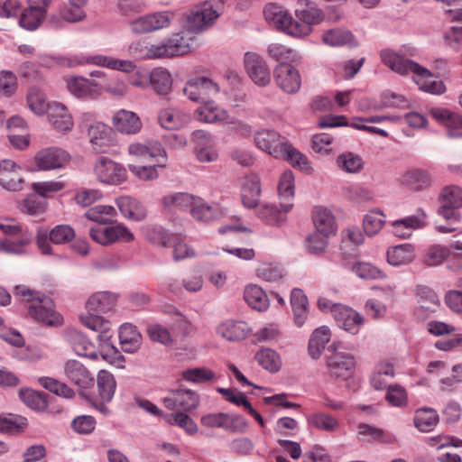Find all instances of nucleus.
I'll return each instance as SVG.
<instances>
[{
  "mask_svg": "<svg viewBox=\"0 0 462 462\" xmlns=\"http://www.w3.org/2000/svg\"><path fill=\"white\" fill-rule=\"evenodd\" d=\"M333 317L339 328L345 331L356 335L364 325V317L345 305H336L333 309Z\"/></svg>",
  "mask_w": 462,
  "mask_h": 462,
  "instance_id": "obj_24",
  "label": "nucleus"
},
{
  "mask_svg": "<svg viewBox=\"0 0 462 462\" xmlns=\"http://www.w3.org/2000/svg\"><path fill=\"white\" fill-rule=\"evenodd\" d=\"M71 156L66 150L58 146H49L39 150L33 156L31 171H51L66 168Z\"/></svg>",
  "mask_w": 462,
  "mask_h": 462,
  "instance_id": "obj_9",
  "label": "nucleus"
},
{
  "mask_svg": "<svg viewBox=\"0 0 462 462\" xmlns=\"http://www.w3.org/2000/svg\"><path fill=\"white\" fill-rule=\"evenodd\" d=\"M196 197L188 192H174L163 196L162 203L169 211H189Z\"/></svg>",
  "mask_w": 462,
  "mask_h": 462,
  "instance_id": "obj_51",
  "label": "nucleus"
},
{
  "mask_svg": "<svg viewBox=\"0 0 462 462\" xmlns=\"http://www.w3.org/2000/svg\"><path fill=\"white\" fill-rule=\"evenodd\" d=\"M182 92L191 102L201 104L219 94L220 87L210 78L197 76L185 83Z\"/></svg>",
  "mask_w": 462,
  "mask_h": 462,
  "instance_id": "obj_10",
  "label": "nucleus"
},
{
  "mask_svg": "<svg viewBox=\"0 0 462 462\" xmlns=\"http://www.w3.org/2000/svg\"><path fill=\"white\" fill-rule=\"evenodd\" d=\"M260 179L256 174L246 175L241 184V197L243 205L248 208H254L260 198Z\"/></svg>",
  "mask_w": 462,
  "mask_h": 462,
  "instance_id": "obj_40",
  "label": "nucleus"
},
{
  "mask_svg": "<svg viewBox=\"0 0 462 462\" xmlns=\"http://www.w3.org/2000/svg\"><path fill=\"white\" fill-rule=\"evenodd\" d=\"M307 421L310 427L326 432H334L340 427L337 418L323 411H317L309 415Z\"/></svg>",
  "mask_w": 462,
  "mask_h": 462,
  "instance_id": "obj_56",
  "label": "nucleus"
},
{
  "mask_svg": "<svg viewBox=\"0 0 462 462\" xmlns=\"http://www.w3.org/2000/svg\"><path fill=\"white\" fill-rule=\"evenodd\" d=\"M97 383L102 401L106 402H110L116 388V382L114 375L106 370H100L97 374Z\"/></svg>",
  "mask_w": 462,
  "mask_h": 462,
  "instance_id": "obj_59",
  "label": "nucleus"
},
{
  "mask_svg": "<svg viewBox=\"0 0 462 462\" xmlns=\"http://www.w3.org/2000/svg\"><path fill=\"white\" fill-rule=\"evenodd\" d=\"M112 337H107L106 340H98V356L116 368H125V357L115 347L110 339Z\"/></svg>",
  "mask_w": 462,
  "mask_h": 462,
  "instance_id": "obj_54",
  "label": "nucleus"
},
{
  "mask_svg": "<svg viewBox=\"0 0 462 462\" xmlns=\"http://www.w3.org/2000/svg\"><path fill=\"white\" fill-rule=\"evenodd\" d=\"M47 115L50 124L58 132L68 133L72 130L74 125L72 116L68 107L62 103H50Z\"/></svg>",
  "mask_w": 462,
  "mask_h": 462,
  "instance_id": "obj_29",
  "label": "nucleus"
},
{
  "mask_svg": "<svg viewBox=\"0 0 462 462\" xmlns=\"http://www.w3.org/2000/svg\"><path fill=\"white\" fill-rule=\"evenodd\" d=\"M95 114L84 112L79 116V126L86 128L89 143L96 152H105L111 144V128L100 121H94Z\"/></svg>",
  "mask_w": 462,
  "mask_h": 462,
  "instance_id": "obj_8",
  "label": "nucleus"
},
{
  "mask_svg": "<svg viewBox=\"0 0 462 462\" xmlns=\"http://www.w3.org/2000/svg\"><path fill=\"white\" fill-rule=\"evenodd\" d=\"M294 13L297 20L275 4H269L263 9L266 21L278 30L299 39L310 36L313 26L321 23L325 19L323 10L310 0H297Z\"/></svg>",
  "mask_w": 462,
  "mask_h": 462,
  "instance_id": "obj_1",
  "label": "nucleus"
},
{
  "mask_svg": "<svg viewBox=\"0 0 462 462\" xmlns=\"http://www.w3.org/2000/svg\"><path fill=\"white\" fill-rule=\"evenodd\" d=\"M343 265L346 269L363 280H375L385 277L384 273L381 269L369 262H345Z\"/></svg>",
  "mask_w": 462,
  "mask_h": 462,
  "instance_id": "obj_48",
  "label": "nucleus"
},
{
  "mask_svg": "<svg viewBox=\"0 0 462 462\" xmlns=\"http://www.w3.org/2000/svg\"><path fill=\"white\" fill-rule=\"evenodd\" d=\"M93 171L97 180L105 185L118 186L127 180L125 167L107 157L99 158Z\"/></svg>",
  "mask_w": 462,
  "mask_h": 462,
  "instance_id": "obj_13",
  "label": "nucleus"
},
{
  "mask_svg": "<svg viewBox=\"0 0 462 462\" xmlns=\"http://www.w3.org/2000/svg\"><path fill=\"white\" fill-rule=\"evenodd\" d=\"M298 63H279L274 67L273 78L276 85L287 94L297 93L301 86V76L295 67Z\"/></svg>",
  "mask_w": 462,
  "mask_h": 462,
  "instance_id": "obj_15",
  "label": "nucleus"
},
{
  "mask_svg": "<svg viewBox=\"0 0 462 462\" xmlns=\"http://www.w3.org/2000/svg\"><path fill=\"white\" fill-rule=\"evenodd\" d=\"M267 55L279 63H300V54L294 49H291L279 42L270 43L266 48Z\"/></svg>",
  "mask_w": 462,
  "mask_h": 462,
  "instance_id": "obj_50",
  "label": "nucleus"
},
{
  "mask_svg": "<svg viewBox=\"0 0 462 462\" xmlns=\"http://www.w3.org/2000/svg\"><path fill=\"white\" fill-rule=\"evenodd\" d=\"M321 41L325 45L332 48L343 46L355 48L359 44L351 31L340 27L325 31L322 33Z\"/></svg>",
  "mask_w": 462,
  "mask_h": 462,
  "instance_id": "obj_32",
  "label": "nucleus"
},
{
  "mask_svg": "<svg viewBox=\"0 0 462 462\" xmlns=\"http://www.w3.org/2000/svg\"><path fill=\"white\" fill-rule=\"evenodd\" d=\"M380 59L383 64L401 76L412 74L413 77L420 66L419 63L404 58L401 52L390 48L380 51Z\"/></svg>",
  "mask_w": 462,
  "mask_h": 462,
  "instance_id": "obj_18",
  "label": "nucleus"
},
{
  "mask_svg": "<svg viewBox=\"0 0 462 462\" xmlns=\"http://www.w3.org/2000/svg\"><path fill=\"white\" fill-rule=\"evenodd\" d=\"M129 156L138 162L154 160L159 162L161 168H165L168 162V154L162 144L153 139L143 143L133 142L127 146Z\"/></svg>",
  "mask_w": 462,
  "mask_h": 462,
  "instance_id": "obj_12",
  "label": "nucleus"
},
{
  "mask_svg": "<svg viewBox=\"0 0 462 462\" xmlns=\"http://www.w3.org/2000/svg\"><path fill=\"white\" fill-rule=\"evenodd\" d=\"M336 162L341 171L352 174L359 173L365 164L363 158L352 152H345L339 154Z\"/></svg>",
  "mask_w": 462,
  "mask_h": 462,
  "instance_id": "obj_58",
  "label": "nucleus"
},
{
  "mask_svg": "<svg viewBox=\"0 0 462 462\" xmlns=\"http://www.w3.org/2000/svg\"><path fill=\"white\" fill-rule=\"evenodd\" d=\"M244 299L247 305L260 312L265 311L270 301L265 291L257 284H248L244 289Z\"/></svg>",
  "mask_w": 462,
  "mask_h": 462,
  "instance_id": "obj_45",
  "label": "nucleus"
},
{
  "mask_svg": "<svg viewBox=\"0 0 462 462\" xmlns=\"http://www.w3.org/2000/svg\"><path fill=\"white\" fill-rule=\"evenodd\" d=\"M254 140L256 147L275 159L287 160L293 167L305 173L313 172L309 158L294 148L288 139L273 129H262L255 132Z\"/></svg>",
  "mask_w": 462,
  "mask_h": 462,
  "instance_id": "obj_3",
  "label": "nucleus"
},
{
  "mask_svg": "<svg viewBox=\"0 0 462 462\" xmlns=\"http://www.w3.org/2000/svg\"><path fill=\"white\" fill-rule=\"evenodd\" d=\"M26 103L29 109L35 115L42 116L49 111L50 103L46 101L44 93L32 87L28 90Z\"/></svg>",
  "mask_w": 462,
  "mask_h": 462,
  "instance_id": "obj_60",
  "label": "nucleus"
},
{
  "mask_svg": "<svg viewBox=\"0 0 462 462\" xmlns=\"http://www.w3.org/2000/svg\"><path fill=\"white\" fill-rule=\"evenodd\" d=\"M255 360L265 370L275 373L280 370L282 360L280 355L271 348H262L255 354Z\"/></svg>",
  "mask_w": 462,
  "mask_h": 462,
  "instance_id": "obj_62",
  "label": "nucleus"
},
{
  "mask_svg": "<svg viewBox=\"0 0 462 462\" xmlns=\"http://www.w3.org/2000/svg\"><path fill=\"white\" fill-rule=\"evenodd\" d=\"M327 365L331 376L346 380L350 378L356 367V361L352 355L339 351L338 344L332 343L328 348Z\"/></svg>",
  "mask_w": 462,
  "mask_h": 462,
  "instance_id": "obj_11",
  "label": "nucleus"
},
{
  "mask_svg": "<svg viewBox=\"0 0 462 462\" xmlns=\"http://www.w3.org/2000/svg\"><path fill=\"white\" fill-rule=\"evenodd\" d=\"M162 402L169 410L181 409L185 411H189L199 406V397L191 390H176L171 391L167 396L163 397Z\"/></svg>",
  "mask_w": 462,
  "mask_h": 462,
  "instance_id": "obj_27",
  "label": "nucleus"
},
{
  "mask_svg": "<svg viewBox=\"0 0 462 462\" xmlns=\"http://www.w3.org/2000/svg\"><path fill=\"white\" fill-rule=\"evenodd\" d=\"M356 438L365 443L393 444L396 437L391 432L366 423H360L356 429Z\"/></svg>",
  "mask_w": 462,
  "mask_h": 462,
  "instance_id": "obj_34",
  "label": "nucleus"
},
{
  "mask_svg": "<svg viewBox=\"0 0 462 462\" xmlns=\"http://www.w3.org/2000/svg\"><path fill=\"white\" fill-rule=\"evenodd\" d=\"M32 241V235L24 232L20 239H1L0 252L6 254L23 255L28 252V246Z\"/></svg>",
  "mask_w": 462,
  "mask_h": 462,
  "instance_id": "obj_55",
  "label": "nucleus"
},
{
  "mask_svg": "<svg viewBox=\"0 0 462 462\" xmlns=\"http://www.w3.org/2000/svg\"><path fill=\"white\" fill-rule=\"evenodd\" d=\"M116 303V296L107 292L100 291L91 295L86 302L87 311L94 313H106L113 310Z\"/></svg>",
  "mask_w": 462,
  "mask_h": 462,
  "instance_id": "obj_47",
  "label": "nucleus"
},
{
  "mask_svg": "<svg viewBox=\"0 0 462 462\" xmlns=\"http://www.w3.org/2000/svg\"><path fill=\"white\" fill-rule=\"evenodd\" d=\"M195 118L205 124H232L228 112L211 99L200 104L194 111Z\"/></svg>",
  "mask_w": 462,
  "mask_h": 462,
  "instance_id": "obj_20",
  "label": "nucleus"
},
{
  "mask_svg": "<svg viewBox=\"0 0 462 462\" xmlns=\"http://www.w3.org/2000/svg\"><path fill=\"white\" fill-rule=\"evenodd\" d=\"M194 144V154L199 162L209 163L218 159V152L213 136L203 130H196L191 134Z\"/></svg>",
  "mask_w": 462,
  "mask_h": 462,
  "instance_id": "obj_17",
  "label": "nucleus"
},
{
  "mask_svg": "<svg viewBox=\"0 0 462 462\" xmlns=\"http://www.w3.org/2000/svg\"><path fill=\"white\" fill-rule=\"evenodd\" d=\"M395 376L393 365L389 361L378 362L370 375V384L376 391L388 389L389 381Z\"/></svg>",
  "mask_w": 462,
  "mask_h": 462,
  "instance_id": "obj_39",
  "label": "nucleus"
},
{
  "mask_svg": "<svg viewBox=\"0 0 462 462\" xmlns=\"http://www.w3.org/2000/svg\"><path fill=\"white\" fill-rule=\"evenodd\" d=\"M430 116L447 128L450 138H462V116L448 108L436 106L429 111Z\"/></svg>",
  "mask_w": 462,
  "mask_h": 462,
  "instance_id": "obj_23",
  "label": "nucleus"
},
{
  "mask_svg": "<svg viewBox=\"0 0 462 462\" xmlns=\"http://www.w3.org/2000/svg\"><path fill=\"white\" fill-rule=\"evenodd\" d=\"M439 421V414L433 408L422 407L415 411L413 423L415 428L420 432L431 431Z\"/></svg>",
  "mask_w": 462,
  "mask_h": 462,
  "instance_id": "obj_53",
  "label": "nucleus"
},
{
  "mask_svg": "<svg viewBox=\"0 0 462 462\" xmlns=\"http://www.w3.org/2000/svg\"><path fill=\"white\" fill-rule=\"evenodd\" d=\"M251 332V327L242 320L228 319L217 327V334L229 341L245 339Z\"/></svg>",
  "mask_w": 462,
  "mask_h": 462,
  "instance_id": "obj_36",
  "label": "nucleus"
},
{
  "mask_svg": "<svg viewBox=\"0 0 462 462\" xmlns=\"http://www.w3.org/2000/svg\"><path fill=\"white\" fill-rule=\"evenodd\" d=\"M333 137L326 133L313 134L311 137V148L314 152L328 156L334 152Z\"/></svg>",
  "mask_w": 462,
  "mask_h": 462,
  "instance_id": "obj_64",
  "label": "nucleus"
},
{
  "mask_svg": "<svg viewBox=\"0 0 462 462\" xmlns=\"http://www.w3.org/2000/svg\"><path fill=\"white\" fill-rule=\"evenodd\" d=\"M117 216L116 209L110 205H96L88 209L84 217L93 222L100 225H106L111 223L112 219Z\"/></svg>",
  "mask_w": 462,
  "mask_h": 462,
  "instance_id": "obj_57",
  "label": "nucleus"
},
{
  "mask_svg": "<svg viewBox=\"0 0 462 462\" xmlns=\"http://www.w3.org/2000/svg\"><path fill=\"white\" fill-rule=\"evenodd\" d=\"M115 203L121 215L128 220L141 221L146 217L144 207L135 198L121 196L116 199Z\"/></svg>",
  "mask_w": 462,
  "mask_h": 462,
  "instance_id": "obj_38",
  "label": "nucleus"
},
{
  "mask_svg": "<svg viewBox=\"0 0 462 462\" xmlns=\"http://www.w3.org/2000/svg\"><path fill=\"white\" fill-rule=\"evenodd\" d=\"M312 219L315 226V231L329 236L337 234V226L336 217L329 209L323 207L314 208Z\"/></svg>",
  "mask_w": 462,
  "mask_h": 462,
  "instance_id": "obj_41",
  "label": "nucleus"
},
{
  "mask_svg": "<svg viewBox=\"0 0 462 462\" xmlns=\"http://www.w3.org/2000/svg\"><path fill=\"white\" fill-rule=\"evenodd\" d=\"M415 247L411 244L391 246L386 251L387 263L393 266L407 265L415 259Z\"/></svg>",
  "mask_w": 462,
  "mask_h": 462,
  "instance_id": "obj_44",
  "label": "nucleus"
},
{
  "mask_svg": "<svg viewBox=\"0 0 462 462\" xmlns=\"http://www.w3.org/2000/svg\"><path fill=\"white\" fill-rule=\"evenodd\" d=\"M51 4V0H39L37 5H30L22 10L19 18V25L27 30H36L46 16V9Z\"/></svg>",
  "mask_w": 462,
  "mask_h": 462,
  "instance_id": "obj_28",
  "label": "nucleus"
},
{
  "mask_svg": "<svg viewBox=\"0 0 462 462\" xmlns=\"http://www.w3.org/2000/svg\"><path fill=\"white\" fill-rule=\"evenodd\" d=\"M119 340L125 352L134 353L141 346L142 335L135 326L125 323L119 328Z\"/></svg>",
  "mask_w": 462,
  "mask_h": 462,
  "instance_id": "obj_46",
  "label": "nucleus"
},
{
  "mask_svg": "<svg viewBox=\"0 0 462 462\" xmlns=\"http://www.w3.org/2000/svg\"><path fill=\"white\" fill-rule=\"evenodd\" d=\"M224 11L222 0H208L184 14L181 18V32L187 38L192 40L194 50V38L189 34L198 35L209 29Z\"/></svg>",
  "mask_w": 462,
  "mask_h": 462,
  "instance_id": "obj_5",
  "label": "nucleus"
},
{
  "mask_svg": "<svg viewBox=\"0 0 462 462\" xmlns=\"http://www.w3.org/2000/svg\"><path fill=\"white\" fill-rule=\"evenodd\" d=\"M430 116L447 128L450 138H462V116L448 108L436 106L429 111Z\"/></svg>",
  "mask_w": 462,
  "mask_h": 462,
  "instance_id": "obj_22",
  "label": "nucleus"
},
{
  "mask_svg": "<svg viewBox=\"0 0 462 462\" xmlns=\"http://www.w3.org/2000/svg\"><path fill=\"white\" fill-rule=\"evenodd\" d=\"M14 295L29 303V315L35 320L50 326L62 323V317L54 310L52 300L45 294L19 285L14 288Z\"/></svg>",
  "mask_w": 462,
  "mask_h": 462,
  "instance_id": "obj_6",
  "label": "nucleus"
},
{
  "mask_svg": "<svg viewBox=\"0 0 462 462\" xmlns=\"http://www.w3.org/2000/svg\"><path fill=\"white\" fill-rule=\"evenodd\" d=\"M175 18L176 15L173 11H155L130 20L128 22V27L130 32L134 35L148 34L170 29Z\"/></svg>",
  "mask_w": 462,
  "mask_h": 462,
  "instance_id": "obj_7",
  "label": "nucleus"
},
{
  "mask_svg": "<svg viewBox=\"0 0 462 462\" xmlns=\"http://www.w3.org/2000/svg\"><path fill=\"white\" fill-rule=\"evenodd\" d=\"M427 225V214L418 208L415 214L390 222L391 233L400 239L410 238L413 232L423 228Z\"/></svg>",
  "mask_w": 462,
  "mask_h": 462,
  "instance_id": "obj_16",
  "label": "nucleus"
},
{
  "mask_svg": "<svg viewBox=\"0 0 462 462\" xmlns=\"http://www.w3.org/2000/svg\"><path fill=\"white\" fill-rule=\"evenodd\" d=\"M111 123L116 132L125 135L138 134L143 128L139 116L127 109L116 111L112 116Z\"/></svg>",
  "mask_w": 462,
  "mask_h": 462,
  "instance_id": "obj_21",
  "label": "nucleus"
},
{
  "mask_svg": "<svg viewBox=\"0 0 462 462\" xmlns=\"http://www.w3.org/2000/svg\"><path fill=\"white\" fill-rule=\"evenodd\" d=\"M79 320L86 328L98 333L97 340L112 337L111 323L97 313L87 311L79 315Z\"/></svg>",
  "mask_w": 462,
  "mask_h": 462,
  "instance_id": "obj_43",
  "label": "nucleus"
},
{
  "mask_svg": "<svg viewBox=\"0 0 462 462\" xmlns=\"http://www.w3.org/2000/svg\"><path fill=\"white\" fill-rule=\"evenodd\" d=\"M224 11L222 0H208L184 14L181 18V32L187 38L192 40L194 50V38L189 34L198 35L209 29Z\"/></svg>",
  "mask_w": 462,
  "mask_h": 462,
  "instance_id": "obj_4",
  "label": "nucleus"
},
{
  "mask_svg": "<svg viewBox=\"0 0 462 462\" xmlns=\"http://www.w3.org/2000/svg\"><path fill=\"white\" fill-rule=\"evenodd\" d=\"M330 337V329L326 326H321L312 332L308 345V351L312 359L320 357Z\"/></svg>",
  "mask_w": 462,
  "mask_h": 462,
  "instance_id": "obj_49",
  "label": "nucleus"
},
{
  "mask_svg": "<svg viewBox=\"0 0 462 462\" xmlns=\"http://www.w3.org/2000/svg\"><path fill=\"white\" fill-rule=\"evenodd\" d=\"M386 224L385 214L378 208H372L363 217L364 233L373 237L380 233Z\"/></svg>",
  "mask_w": 462,
  "mask_h": 462,
  "instance_id": "obj_52",
  "label": "nucleus"
},
{
  "mask_svg": "<svg viewBox=\"0 0 462 462\" xmlns=\"http://www.w3.org/2000/svg\"><path fill=\"white\" fill-rule=\"evenodd\" d=\"M64 81L68 91L79 99L96 97L102 93V87L96 80L82 76H68Z\"/></svg>",
  "mask_w": 462,
  "mask_h": 462,
  "instance_id": "obj_19",
  "label": "nucleus"
},
{
  "mask_svg": "<svg viewBox=\"0 0 462 462\" xmlns=\"http://www.w3.org/2000/svg\"><path fill=\"white\" fill-rule=\"evenodd\" d=\"M127 51L129 55L141 61L171 59L190 53L192 40L182 33H172L157 43L138 39L129 44Z\"/></svg>",
  "mask_w": 462,
  "mask_h": 462,
  "instance_id": "obj_2",
  "label": "nucleus"
},
{
  "mask_svg": "<svg viewBox=\"0 0 462 462\" xmlns=\"http://www.w3.org/2000/svg\"><path fill=\"white\" fill-rule=\"evenodd\" d=\"M65 337L76 355L92 360L98 358V354L95 350L93 343L82 333L77 330H70L67 332Z\"/></svg>",
  "mask_w": 462,
  "mask_h": 462,
  "instance_id": "obj_33",
  "label": "nucleus"
},
{
  "mask_svg": "<svg viewBox=\"0 0 462 462\" xmlns=\"http://www.w3.org/2000/svg\"><path fill=\"white\" fill-rule=\"evenodd\" d=\"M191 217L202 223L208 224L224 215L222 208L217 203L208 204L202 198L196 197L189 210Z\"/></svg>",
  "mask_w": 462,
  "mask_h": 462,
  "instance_id": "obj_30",
  "label": "nucleus"
},
{
  "mask_svg": "<svg viewBox=\"0 0 462 462\" xmlns=\"http://www.w3.org/2000/svg\"><path fill=\"white\" fill-rule=\"evenodd\" d=\"M19 397L21 401L29 408L42 411L48 407L46 394L33 391L32 389H21L19 391Z\"/></svg>",
  "mask_w": 462,
  "mask_h": 462,
  "instance_id": "obj_61",
  "label": "nucleus"
},
{
  "mask_svg": "<svg viewBox=\"0 0 462 462\" xmlns=\"http://www.w3.org/2000/svg\"><path fill=\"white\" fill-rule=\"evenodd\" d=\"M244 67L250 79L259 87H266L271 82V70L263 56L247 51L244 55Z\"/></svg>",
  "mask_w": 462,
  "mask_h": 462,
  "instance_id": "obj_14",
  "label": "nucleus"
},
{
  "mask_svg": "<svg viewBox=\"0 0 462 462\" xmlns=\"http://www.w3.org/2000/svg\"><path fill=\"white\" fill-rule=\"evenodd\" d=\"M412 79L419 88L426 93L441 95L446 91L443 81L435 78L428 69L422 66H420Z\"/></svg>",
  "mask_w": 462,
  "mask_h": 462,
  "instance_id": "obj_37",
  "label": "nucleus"
},
{
  "mask_svg": "<svg viewBox=\"0 0 462 462\" xmlns=\"http://www.w3.org/2000/svg\"><path fill=\"white\" fill-rule=\"evenodd\" d=\"M281 209L273 204H262L257 210L258 217L265 223L280 226L286 220V215L292 208V203L281 200Z\"/></svg>",
  "mask_w": 462,
  "mask_h": 462,
  "instance_id": "obj_35",
  "label": "nucleus"
},
{
  "mask_svg": "<svg viewBox=\"0 0 462 462\" xmlns=\"http://www.w3.org/2000/svg\"><path fill=\"white\" fill-rule=\"evenodd\" d=\"M63 374L70 383L80 390H86L94 385V377L79 361L69 359L63 365Z\"/></svg>",
  "mask_w": 462,
  "mask_h": 462,
  "instance_id": "obj_25",
  "label": "nucleus"
},
{
  "mask_svg": "<svg viewBox=\"0 0 462 462\" xmlns=\"http://www.w3.org/2000/svg\"><path fill=\"white\" fill-rule=\"evenodd\" d=\"M85 6L79 4H67L60 8L58 14L49 17L48 23L53 29H61L65 23H75L85 20L87 14Z\"/></svg>",
  "mask_w": 462,
  "mask_h": 462,
  "instance_id": "obj_26",
  "label": "nucleus"
},
{
  "mask_svg": "<svg viewBox=\"0 0 462 462\" xmlns=\"http://www.w3.org/2000/svg\"><path fill=\"white\" fill-rule=\"evenodd\" d=\"M402 183L412 189L419 190L430 185L431 177L423 170H411L402 176Z\"/></svg>",
  "mask_w": 462,
  "mask_h": 462,
  "instance_id": "obj_63",
  "label": "nucleus"
},
{
  "mask_svg": "<svg viewBox=\"0 0 462 462\" xmlns=\"http://www.w3.org/2000/svg\"><path fill=\"white\" fill-rule=\"evenodd\" d=\"M189 116L178 107L169 106L158 113L159 125L167 130H179L188 125Z\"/></svg>",
  "mask_w": 462,
  "mask_h": 462,
  "instance_id": "obj_31",
  "label": "nucleus"
},
{
  "mask_svg": "<svg viewBox=\"0 0 462 462\" xmlns=\"http://www.w3.org/2000/svg\"><path fill=\"white\" fill-rule=\"evenodd\" d=\"M173 79L170 70L163 67L153 68L149 72V86L161 96H167L171 92Z\"/></svg>",
  "mask_w": 462,
  "mask_h": 462,
  "instance_id": "obj_42",
  "label": "nucleus"
}]
</instances>
